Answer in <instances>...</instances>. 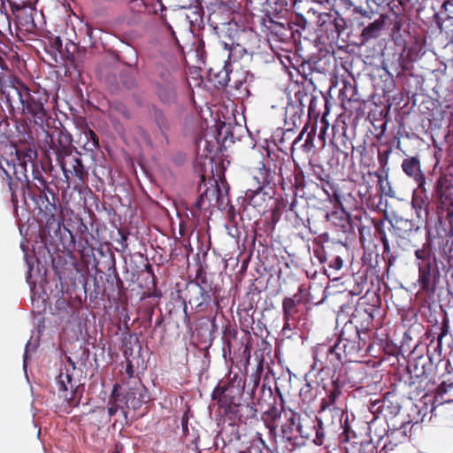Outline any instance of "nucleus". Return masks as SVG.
I'll use <instances>...</instances> for the list:
<instances>
[{"instance_id": "1", "label": "nucleus", "mask_w": 453, "mask_h": 453, "mask_svg": "<svg viewBox=\"0 0 453 453\" xmlns=\"http://www.w3.org/2000/svg\"><path fill=\"white\" fill-rule=\"evenodd\" d=\"M1 95L5 98L7 105L15 110L14 104L19 100L17 110L35 125L42 126L48 117L45 105L49 102V94L42 88H31L20 79L13 77L1 85Z\"/></svg>"}, {"instance_id": "2", "label": "nucleus", "mask_w": 453, "mask_h": 453, "mask_svg": "<svg viewBox=\"0 0 453 453\" xmlns=\"http://www.w3.org/2000/svg\"><path fill=\"white\" fill-rule=\"evenodd\" d=\"M32 192L27 188L22 189L23 196L30 197L40 209L42 213L41 222H44L42 227V234L50 238L57 237L60 234L61 220L57 217L60 210L58 199V188L57 186L52 187L50 183L45 182L44 185L31 184Z\"/></svg>"}, {"instance_id": "3", "label": "nucleus", "mask_w": 453, "mask_h": 453, "mask_svg": "<svg viewBox=\"0 0 453 453\" xmlns=\"http://www.w3.org/2000/svg\"><path fill=\"white\" fill-rule=\"evenodd\" d=\"M414 254L418 272V283L420 291L434 295L440 281L441 273L430 242H426L421 248L415 250Z\"/></svg>"}, {"instance_id": "4", "label": "nucleus", "mask_w": 453, "mask_h": 453, "mask_svg": "<svg viewBox=\"0 0 453 453\" xmlns=\"http://www.w3.org/2000/svg\"><path fill=\"white\" fill-rule=\"evenodd\" d=\"M12 150H7V157L11 166H5L10 170L12 177L22 184V189L27 188L29 193L32 192L31 181L27 176V165L31 167L37 162V150L33 145H23L17 147L12 143Z\"/></svg>"}, {"instance_id": "5", "label": "nucleus", "mask_w": 453, "mask_h": 453, "mask_svg": "<svg viewBox=\"0 0 453 453\" xmlns=\"http://www.w3.org/2000/svg\"><path fill=\"white\" fill-rule=\"evenodd\" d=\"M57 387L59 397L63 398L69 407L79 405L82 389L78 380L73 378L69 369L61 370L57 377Z\"/></svg>"}, {"instance_id": "6", "label": "nucleus", "mask_w": 453, "mask_h": 453, "mask_svg": "<svg viewBox=\"0 0 453 453\" xmlns=\"http://www.w3.org/2000/svg\"><path fill=\"white\" fill-rule=\"evenodd\" d=\"M57 161L66 179H69L70 173L76 177L80 181H85L88 173L80 157L72 153L70 147L63 146L61 150H58Z\"/></svg>"}, {"instance_id": "7", "label": "nucleus", "mask_w": 453, "mask_h": 453, "mask_svg": "<svg viewBox=\"0 0 453 453\" xmlns=\"http://www.w3.org/2000/svg\"><path fill=\"white\" fill-rule=\"evenodd\" d=\"M211 398L218 402L219 409L228 417L242 401V393L238 388L231 383L223 385L219 383L213 389Z\"/></svg>"}, {"instance_id": "8", "label": "nucleus", "mask_w": 453, "mask_h": 453, "mask_svg": "<svg viewBox=\"0 0 453 453\" xmlns=\"http://www.w3.org/2000/svg\"><path fill=\"white\" fill-rule=\"evenodd\" d=\"M342 395V384L340 382L339 378L333 380L328 386L326 396L321 400L319 413L328 409L334 415L337 417L341 416L345 408Z\"/></svg>"}, {"instance_id": "9", "label": "nucleus", "mask_w": 453, "mask_h": 453, "mask_svg": "<svg viewBox=\"0 0 453 453\" xmlns=\"http://www.w3.org/2000/svg\"><path fill=\"white\" fill-rule=\"evenodd\" d=\"M298 433L302 438L309 440L318 446H321L325 442L326 433L323 422L318 417L315 418H301Z\"/></svg>"}, {"instance_id": "10", "label": "nucleus", "mask_w": 453, "mask_h": 453, "mask_svg": "<svg viewBox=\"0 0 453 453\" xmlns=\"http://www.w3.org/2000/svg\"><path fill=\"white\" fill-rule=\"evenodd\" d=\"M314 366L319 370L329 368L335 362H342L341 355L336 351V346L330 344H319L313 353Z\"/></svg>"}, {"instance_id": "11", "label": "nucleus", "mask_w": 453, "mask_h": 453, "mask_svg": "<svg viewBox=\"0 0 453 453\" xmlns=\"http://www.w3.org/2000/svg\"><path fill=\"white\" fill-rule=\"evenodd\" d=\"M214 180V185H212L211 188H207L196 199L195 203V206L198 210L205 209V197H208V195H211V196L216 197V206L219 210H225L226 207L228 205V198H227V189H226L224 192L220 188L219 185L218 184L217 180Z\"/></svg>"}, {"instance_id": "12", "label": "nucleus", "mask_w": 453, "mask_h": 453, "mask_svg": "<svg viewBox=\"0 0 453 453\" xmlns=\"http://www.w3.org/2000/svg\"><path fill=\"white\" fill-rule=\"evenodd\" d=\"M273 187H257L255 190L248 189L245 193V199L249 202L250 205L257 208L258 211H265L267 202L273 199Z\"/></svg>"}, {"instance_id": "13", "label": "nucleus", "mask_w": 453, "mask_h": 453, "mask_svg": "<svg viewBox=\"0 0 453 453\" xmlns=\"http://www.w3.org/2000/svg\"><path fill=\"white\" fill-rule=\"evenodd\" d=\"M286 421L281 425V436L287 441L296 444L295 442V435L294 432L296 430L298 432V426L300 423L301 416L299 413L289 410L288 411H284Z\"/></svg>"}, {"instance_id": "14", "label": "nucleus", "mask_w": 453, "mask_h": 453, "mask_svg": "<svg viewBox=\"0 0 453 453\" xmlns=\"http://www.w3.org/2000/svg\"><path fill=\"white\" fill-rule=\"evenodd\" d=\"M274 18L273 15L267 14L265 18L262 19V24L265 27L264 32L270 33L273 35H275L280 40L285 39L288 36V29L287 27V25L288 23L286 21L285 17L282 18L284 19L283 21H277L274 20Z\"/></svg>"}, {"instance_id": "15", "label": "nucleus", "mask_w": 453, "mask_h": 453, "mask_svg": "<svg viewBox=\"0 0 453 453\" xmlns=\"http://www.w3.org/2000/svg\"><path fill=\"white\" fill-rule=\"evenodd\" d=\"M194 295H190L188 302L190 304H195L196 308L199 311L204 310L210 305L212 299V288L211 286H203L198 288H194Z\"/></svg>"}, {"instance_id": "16", "label": "nucleus", "mask_w": 453, "mask_h": 453, "mask_svg": "<svg viewBox=\"0 0 453 453\" xmlns=\"http://www.w3.org/2000/svg\"><path fill=\"white\" fill-rule=\"evenodd\" d=\"M325 219L327 222L338 227L342 233H348L352 228L349 215L344 210H335L331 212H326Z\"/></svg>"}, {"instance_id": "17", "label": "nucleus", "mask_w": 453, "mask_h": 453, "mask_svg": "<svg viewBox=\"0 0 453 453\" xmlns=\"http://www.w3.org/2000/svg\"><path fill=\"white\" fill-rule=\"evenodd\" d=\"M276 172L267 168L264 162H259L258 167L254 171L253 177L258 187L267 188L275 186Z\"/></svg>"}, {"instance_id": "18", "label": "nucleus", "mask_w": 453, "mask_h": 453, "mask_svg": "<svg viewBox=\"0 0 453 453\" xmlns=\"http://www.w3.org/2000/svg\"><path fill=\"white\" fill-rule=\"evenodd\" d=\"M303 291V286L301 285L298 288V292L291 297H285L282 301V312L283 319L290 320L296 314L298 313L297 306L302 303V293Z\"/></svg>"}, {"instance_id": "19", "label": "nucleus", "mask_w": 453, "mask_h": 453, "mask_svg": "<svg viewBox=\"0 0 453 453\" xmlns=\"http://www.w3.org/2000/svg\"><path fill=\"white\" fill-rule=\"evenodd\" d=\"M257 411L253 405L242 403L241 401L227 418L230 420L246 423L247 420L254 418L257 416Z\"/></svg>"}, {"instance_id": "20", "label": "nucleus", "mask_w": 453, "mask_h": 453, "mask_svg": "<svg viewBox=\"0 0 453 453\" xmlns=\"http://www.w3.org/2000/svg\"><path fill=\"white\" fill-rule=\"evenodd\" d=\"M415 424L403 422L400 427L391 429L387 434V440H391L395 444H402L411 438V432Z\"/></svg>"}, {"instance_id": "21", "label": "nucleus", "mask_w": 453, "mask_h": 453, "mask_svg": "<svg viewBox=\"0 0 453 453\" xmlns=\"http://www.w3.org/2000/svg\"><path fill=\"white\" fill-rule=\"evenodd\" d=\"M161 81L165 83V87H161L157 90L158 96L163 102H169L174 96V88L173 86V77L168 69H163L158 73Z\"/></svg>"}, {"instance_id": "22", "label": "nucleus", "mask_w": 453, "mask_h": 453, "mask_svg": "<svg viewBox=\"0 0 453 453\" xmlns=\"http://www.w3.org/2000/svg\"><path fill=\"white\" fill-rule=\"evenodd\" d=\"M149 115L155 125L158 127L161 134L166 137V134L171 127V122L164 111L158 107L152 105L149 109Z\"/></svg>"}, {"instance_id": "23", "label": "nucleus", "mask_w": 453, "mask_h": 453, "mask_svg": "<svg viewBox=\"0 0 453 453\" xmlns=\"http://www.w3.org/2000/svg\"><path fill=\"white\" fill-rule=\"evenodd\" d=\"M239 42H242V47L246 50L248 55H254L258 52L260 48V38L252 30L243 31L239 37Z\"/></svg>"}, {"instance_id": "24", "label": "nucleus", "mask_w": 453, "mask_h": 453, "mask_svg": "<svg viewBox=\"0 0 453 453\" xmlns=\"http://www.w3.org/2000/svg\"><path fill=\"white\" fill-rule=\"evenodd\" d=\"M453 402V381L447 383L442 381L436 389L434 396V403L437 404L449 403Z\"/></svg>"}, {"instance_id": "25", "label": "nucleus", "mask_w": 453, "mask_h": 453, "mask_svg": "<svg viewBox=\"0 0 453 453\" xmlns=\"http://www.w3.org/2000/svg\"><path fill=\"white\" fill-rule=\"evenodd\" d=\"M376 230L379 233L380 239L383 245V256L387 258L388 266L394 265L397 258L400 257V253L396 250L390 248L389 242L387 238L386 233L381 227L376 226Z\"/></svg>"}, {"instance_id": "26", "label": "nucleus", "mask_w": 453, "mask_h": 453, "mask_svg": "<svg viewBox=\"0 0 453 453\" xmlns=\"http://www.w3.org/2000/svg\"><path fill=\"white\" fill-rule=\"evenodd\" d=\"M402 169L409 177L415 180L422 178L420 161L417 157H408L402 162Z\"/></svg>"}, {"instance_id": "27", "label": "nucleus", "mask_w": 453, "mask_h": 453, "mask_svg": "<svg viewBox=\"0 0 453 453\" xmlns=\"http://www.w3.org/2000/svg\"><path fill=\"white\" fill-rule=\"evenodd\" d=\"M335 346L343 350L346 360L352 361L360 356L361 345L358 340L338 342Z\"/></svg>"}, {"instance_id": "28", "label": "nucleus", "mask_w": 453, "mask_h": 453, "mask_svg": "<svg viewBox=\"0 0 453 453\" xmlns=\"http://www.w3.org/2000/svg\"><path fill=\"white\" fill-rule=\"evenodd\" d=\"M150 397L147 395L146 389L143 388H134L132 391L127 394V404L130 403L131 408L134 410L139 409L143 403L149 401Z\"/></svg>"}, {"instance_id": "29", "label": "nucleus", "mask_w": 453, "mask_h": 453, "mask_svg": "<svg viewBox=\"0 0 453 453\" xmlns=\"http://www.w3.org/2000/svg\"><path fill=\"white\" fill-rule=\"evenodd\" d=\"M266 12L277 19H281L288 12V0H266Z\"/></svg>"}, {"instance_id": "30", "label": "nucleus", "mask_w": 453, "mask_h": 453, "mask_svg": "<svg viewBox=\"0 0 453 453\" xmlns=\"http://www.w3.org/2000/svg\"><path fill=\"white\" fill-rule=\"evenodd\" d=\"M80 140H84L83 148L87 151L94 152L99 149V138L97 134L88 127V124L85 125L82 136H81Z\"/></svg>"}, {"instance_id": "31", "label": "nucleus", "mask_w": 453, "mask_h": 453, "mask_svg": "<svg viewBox=\"0 0 453 453\" xmlns=\"http://www.w3.org/2000/svg\"><path fill=\"white\" fill-rule=\"evenodd\" d=\"M129 408L130 406L127 405V402L126 401H108L106 407L108 413V420L110 421L118 411H120L124 418V424L127 425V415Z\"/></svg>"}, {"instance_id": "32", "label": "nucleus", "mask_w": 453, "mask_h": 453, "mask_svg": "<svg viewBox=\"0 0 453 453\" xmlns=\"http://www.w3.org/2000/svg\"><path fill=\"white\" fill-rule=\"evenodd\" d=\"M391 226L392 233L395 235L403 237L404 234L412 231L414 225L411 220L403 218H395L394 221L391 223Z\"/></svg>"}, {"instance_id": "33", "label": "nucleus", "mask_w": 453, "mask_h": 453, "mask_svg": "<svg viewBox=\"0 0 453 453\" xmlns=\"http://www.w3.org/2000/svg\"><path fill=\"white\" fill-rule=\"evenodd\" d=\"M440 329L441 332L439 333L436 341H434V339L431 340L428 345L429 349L434 348V351L439 355H441L442 351V339L449 334V321L447 317H444Z\"/></svg>"}, {"instance_id": "34", "label": "nucleus", "mask_w": 453, "mask_h": 453, "mask_svg": "<svg viewBox=\"0 0 453 453\" xmlns=\"http://www.w3.org/2000/svg\"><path fill=\"white\" fill-rule=\"evenodd\" d=\"M359 329L351 321L345 323L339 335L338 342L359 340Z\"/></svg>"}, {"instance_id": "35", "label": "nucleus", "mask_w": 453, "mask_h": 453, "mask_svg": "<svg viewBox=\"0 0 453 453\" xmlns=\"http://www.w3.org/2000/svg\"><path fill=\"white\" fill-rule=\"evenodd\" d=\"M411 204L412 207L416 210L418 218L426 220L429 212L427 210V203L425 201L422 196L414 193L412 196Z\"/></svg>"}, {"instance_id": "36", "label": "nucleus", "mask_w": 453, "mask_h": 453, "mask_svg": "<svg viewBox=\"0 0 453 453\" xmlns=\"http://www.w3.org/2000/svg\"><path fill=\"white\" fill-rule=\"evenodd\" d=\"M318 25L320 31L326 33L327 37L328 35L333 37L336 36L334 27L332 26V16L328 13H320L319 15Z\"/></svg>"}, {"instance_id": "37", "label": "nucleus", "mask_w": 453, "mask_h": 453, "mask_svg": "<svg viewBox=\"0 0 453 453\" xmlns=\"http://www.w3.org/2000/svg\"><path fill=\"white\" fill-rule=\"evenodd\" d=\"M77 234L81 242H85V245L94 250L92 247V240L94 239L92 234L89 233L88 228L86 224L83 223L81 219H80L79 225L77 226Z\"/></svg>"}, {"instance_id": "38", "label": "nucleus", "mask_w": 453, "mask_h": 453, "mask_svg": "<svg viewBox=\"0 0 453 453\" xmlns=\"http://www.w3.org/2000/svg\"><path fill=\"white\" fill-rule=\"evenodd\" d=\"M228 61L237 62L243 58L244 55H248L246 50L242 47L241 42L232 44L228 49Z\"/></svg>"}, {"instance_id": "39", "label": "nucleus", "mask_w": 453, "mask_h": 453, "mask_svg": "<svg viewBox=\"0 0 453 453\" xmlns=\"http://www.w3.org/2000/svg\"><path fill=\"white\" fill-rule=\"evenodd\" d=\"M7 150H12V142L4 138L0 141V170L3 171V168H5L4 165V162L7 166H11L10 160L7 157Z\"/></svg>"}, {"instance_id": "40", "label": "nucleus", "mask_w": 453, "mask_h": 453, "mask_svg": "<svg viewBox=\"0 0 453 453\" xmlns=\"http://www.w3.org/2000/svg\"><path fill=\"white\" fill-rule=\"evenodd\" d=\"M347 375L349 383L356 384L361 382L364 378L365 372L361 365H355L347 369Z\"/></svg>"}, {"instance_id": "41", "label": "nucleus", "mask_w": 453, "mask_h": 453, "mask_svg": "<svg viewBox=\"0 0 453 453\" xmlns=\"http://www.w3.org/2000/svg\"><path fill=\"white\" fill-rule=\"evenodd\" d=\"M2 173L4 175V178L7 181V185H8L9 190L11 192L12 203L13 204V207H14L15 211H16L17 207H18V196H17L15 188H14V184H13V181H12V173H11L10 170L5 169V168H3Z\"/></svg>"}, {"instance_id": "42", "label": "nucleus", "mask_w": 453, "mask_h": 453, "mask_svg": "<svg viewBox=\"0 0 453 453\" xmlns=\"http://www.w3.org/2000/svg\"><path fill=\"white\" fill-rule=\"evenodd\" d=\"M190 286H191L190 287L191 288L188 289V293L191 292L193 288H198L203 287V286H211L210 284H208L206 273L204 272V270L202 267H200L196 271V281H195V283L191 282Z\"/></svg>"}, {"instance_id": "43", "label": "nucleus", "mask_w": 453, "mask_h": 453, "mask_svg": "<svg viewBox=\"0 0 453 453\" xmlns=\"http://www.w3.org/2000/svg\"><path fill=\"white\" fill-rule=\"evenodd\" d=\"M18 19H19V24L26 31L31 32L35 28V24L34 18H33L32 14H26L25 16L19 15Z\"/></svg>"}, {"instance_id": "44", "label": "nucleus", "mask_w": 453, "mask_h": 453, "mask_svg": "<svg viewBox=\"0 0 453 453\" xmlns=\"http://www.w3.org/2000/svg\"><path fill=\"white\" fill-rule=\"evenodd\" d=\"M316 127H311V130L307 132L304 142L301 145L303 150L304 152H309L314 148V135H315Z\"/></svg>"}, {"instance_id": "45", "label": "nucleus", "mask_w": 453, "mask_h": 453, "mask_svg": "<svg viewBox=\"0 0 453 453\" xmlns=\"http://www.w3.org/2000/svg\"><path fill=\"white\" fill-rule=\"evenodd\" d=\"M332 16V26L334 29V34H336V36H339L341 32L345 27V20L339 17L338 15H331Z\"/></svg>"}, {"instance_id": "46", "label": "nucleus", "mask_w": 453, "mask_h": 453, "mask_svg": "<svg viewBox=\"0 0 453 453\" xmlns=\"http://www.w3.org/2000/svg\"><path fill=\"white\" fill-rule=\"evenodd\" d=\"M381 26L382 22L380 23L379 21H374L371 23L363 30V35L366 37L375 36V33L380 29Z\"/></svg>"}, {"instance_id": "47", "label": "nucleus", "mask_w": 453, "mask_h": 453, "mask_svg": "<svg viewBox=\"0 0 453 453\" xmlns=\"http://www.w3.org/2000/svg\"><path fill=\"white\" fill-rule=\"evenodd\" d=\"M388 403H389V401L387 399H384L382 401V403H380V405L379 406V411L380 412L384 411H388V412L390 414H397L401 409L400 405L398 403H396L395 405L390 406Z\"/></svg>"}, {"instance_id": "48", "label": "nucleus", "mask_w": 453, "mask_h": 453, "mask_svg": "<svg viewBox=\"0 0 453 453\" xmlns=\"http://www.w3.org/2000/svg\"><path fill=\"white\" fill-rule=\"evenodd\" d=\"M260 382V373L256 372L252 373L248 380H245L244 384L250 388L251 392H253L258 386Z\"/></svg>"}, {"instance_id": "49", "label": "nucleus", "mask_w": 453, "mask_h": 453, "mask_svg": "<svg viewBox=\"0 0 453 453\" xmlns=\"http://www.w3.org/2000/svg\"><path fill=\"white\" fill-rule=\"evenodd\" d=\"M343 260L340 256L332 257L328 260V268L333 272H338L342 268Z\"/></svg>"}, {"instance_id": "50", "label": "nucleus", "mask_w": 453, "mask_h": 453, "mask_svg": "<svg viewBox=\"0 0 453 453\" xmlns=\"http://www.w3.org/2000/svg\"><path fill=\"white\" fill-rule=\"evenodd\" d=\"M32 175L34 180H36V182L34 184L42 186L45 182H47L42 175V171L39 169L37 163L32 166Z\"/></svg>"}, {"instance_id": "51", "label": "nucleus", "mask_w": 453, "mask_h": 453, "mask_svg": "<svg viewBox=\"0 0 453 453\" xmlns=\"http://www.w3.org/2000/svg\"><path fill=\"white\" fill-rule=\"evenodd\" d=\"M120 80H121V82L122 84L127 88H132L135 86V78L130 74V73H127L125 72H123L120 75Z\"/></svg>"}, {"instance_id": "52", "label": "nucleus", "mask_w": 453, "mask_h": 453, "mask_svg": "<svg viewBox=\"0 0 453 453\" xmlns=\"http://www.w3.org/2000/svg\"><path fill=\"white\" fill-rule=\"evenodd\" d=\"M120 386L119 384H115L112 388V391L109 396L108 401H125L127 399V395H122L119 389Z\"/></svg>"}, {"instance_id": "53", "label": "nucleus", "mask_w": 453, "mask_h": 453, "mask_svg": "<svg viewBox=\"0 0 453 453\" xmlns=\"http://www.w3.org/2000/svg\"><path fill=\"white\" fill-rule=\"evenodd\" d=\"M265 414L272 419V422H275L276 419L280 416V412L276 406L270 407V409L266 411Z\"/></svg>"}, {"instance_id": "54", "label": "nucleus", "mask_w": 453, "mask_h": 453, "mask_svg": "<svg viewBox=\"0 0 453 453\" xmlns=\"http://www.w3.org/2000/svg\"><path fill=\"white\" fill-rule=\"evenodd\" d=\"M297 207V198L296 195L291 196V202L288 205L287 211H290L295 214L296 217H299L298 211L296 210Z\"/></svg>"}, {"instance_id": "55", "label": "nucleus", "mask_w": 453, "mask_h": 453, "mask_svg": "<svg viewBox=\"0 0 453 453\" xmlns=\"http://www.w3.org/2000/svg\"><path fill=\"white\" fill-rule=\"evenodd\" d=\"M390 154V150H387L384 153H381L380 150L378 152V161L381 167H385L388 162V156Z\"/></svg>"}, {"instance_id": "56", "label": "nucleus", "mask_w": 453, "mask_h": 453, "mask_svg": "<svg viewBox=\"0 0 453 453\" xmlns=\"http://www.w3.org/2000/svg\"><path fill=\"white\" fill-rule=\"evenodd\" d=\"M397 446L398 444H395L391 440H388L378 453H388L389 451H393Z\"/></svg>"}, {"instance_id": "57", "label": "nucleus", "mask_w": 453, "mask_h": 453, "mask_svg": "<svg viewBox=\"0 0 453 453\" xmlns=\"http://www.w3.org/2000/svg\"><path fill=\"white\" fill-rule=\"evenodd\" d=\"M314 255L319 259L320 264L327 263V257L323 248L314 250Z\"/></svg>"}, {"instance_id": "58", "label": "nucleus", "mask_w": 453, "mask_h": 453, "mask_svg": "<svg viewBox=\"0 0 453 453\" xmlns=\"http://www.w3.org/2000/svg\"><path fill=\"white\" fill-rule=\"evenodd\" d=\"M309 128H310V125H309V123H306L305 126L303 127V128L302 129L301 133L298 134V136L293 142V146L297 145L303 139L304 135L306 136L305 134H307Z\"/></svg>"}, {"instance_id": "59", "label": "nucleus", "mask_w": 453, "mask_h": 453, "mask_svg": "<svg viewBox=\"0 0 453 453\" xmlns=\"http://www.w3.org/2000/svg\"><path fill=\"white\" fill-rule=\"evenodd\" d=\"M119 234L120 235V239L118 242L121 245L122 249L125 250L126 249H127V235L128 234L121 230H119Z\"/></svg>"}, {"instance_id": "60", "label": "nucleus", "mask_w": 453, "mask_h": 453, "mask_svg": "<svg viewBox=\"0 0 453 453\" xmlns=\"http://www.w3.org/2000/svg\"><path fill=\"white\" fill-rule=\"evenodd\" d=\"M329 179H330V177L328 176V180L326 181V184L328 185V188H330V190L332 192V196L335 198V200L339 201L340 196L338 194V191L334 188V186L332 183H330Z\"/></svg>"}, {"instance_id": "61", "label": "nucleus", "mask_w": 453, "mask_h": 453, "mask_svg": "<svg viewBox=\"0 0 453 453\" xmlns=\"http://www.w3.org/2000/svg\"><path fill=\"white\" fill-rule=\"evenodd\" d=\"M358 341L360 342L361 351L365 349V352H367L368 349L370 348V345L367 344L366 339L362 336L360 332Z\"/></svg>"}, {"instance_id": "62", "label": "nucleus", "mask_w": 453, "mask_h": 453, "mask_svg": "<svg viewBox=\"0 0 453 453\" xmlns=\"http://www.w3.org/2000/svg\"><path fill=\"white\" fill-rule=\"evenodd\" d=\"M240 453H261V449L254 445H250Z\"/></svg>"}, {"instance_id": "63", "label": "nucleus", "mask_w": 453, "mask_h": 453, "mask_svg": "<svg viewBox=\"0 0 453 453\" xmlns=\"http://www.w3.org/2000/svg\"><path fill=\"white\" fill-rule=\"evenodd\" d=\"M266 426L268 427L271 435H274L276 434L277 425L275 422H269Z\"/></svg>"}, {"instance_id": "64", "label": "nucleus", "mask_w": 453, "mask_h": 453, "mask_svg": "<svg viewBox=\"0 0 453 453\" xmlns=\"http://www.w3.org/2000/svg\"><path fill=\"white\" fill-rule=\"evenodd\" d=\"M289 203L290 202L288 199V196H286V198H281V201L279 203V207L287 211Z\"/></svg>"}]
</instances>
